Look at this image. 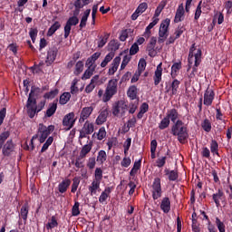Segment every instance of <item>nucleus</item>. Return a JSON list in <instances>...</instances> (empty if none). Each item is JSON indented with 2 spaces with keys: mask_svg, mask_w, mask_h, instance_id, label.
<instances>
[{
  "mask_svg": "<svg viewBox=\"0 0 232 232\" xmlns=\"http://www.w3.org/2000/svg\"><path fill=\"white\" fill-rule=\"evenodd\" d=\"M9 137V130L0 133V150H2V155H4V157H11L15 151V143H14L13 140H8Z\"/></svg>",
  "mask_w": 232,
  "mask_h": 232,
  "instance_id": "1",
  "label": "nucleus"
},
{
  "mask_svg": "<svg viewBox=\"0 0 232 232\" xmlns=\"http://www.w3.org/2000/svg\"><path fill=\"white\" fill-rule=\"evenodd\" d=\"M171 134L178 138L180 144H186V140L189 139V133L188 132V127L184 125V121L178 120L170 129Z\"/></svg>",
  "mask_w": 232,
  "mask_h": 232,
  "instance_id": "2",
  "label": "nucleus"
},
{
  "mask_svg": "<svg viewBox=\"0 0 232 232\" xmlns=\"http://www.w3.org/2000/svg\"><path fill=\"white\" fill-rule=\"evenodd\" d=\"M117 92H119L117 79L110 80L107 83V87L102 97V102H110L113 96L117 95Z\"/></svg>",
  "mask_w": 232,
  "mask_h": 232,
  "instance_id": "3",
  "label": "nucleus"
},
{
  "mask_svg": "<svg viewBox=\"0 0 232 232\" xmlns=\"http://www.w3.org/2000/svg\"><path fill=\"white\" fill-rule=\"evenodd\" d=\"M120 47L121 44H119V42H117L116 40H112L109 43V48L111 52L106 54L103 61L101 63V68H106V66H108V63H111L113 57H115V52H117Z\"/></svg>",
  "mask_w": 232,
  "mask_h": 232,
  "instance_id": "4",
  "label": "nucleus"
},
{
  "mask_svg": "<svg viewBox=\"0 0 232 232\" xmlns=\"http://www.w3.org/2000/svg\"><path fill=\"white\" fill-rule=\"evenodd\" d=\"M54 130L55 126L53 125H49L46 127V125L40 123L38 128V133H40L38 140L40 144H44V142H46V139H48V136L51 135Z\"/></svg>",
  "mask_w": 232,
  "mask_h": 232,
  "instance_id": "5",
  "label": "nucleus"
},
{
  "mask_svg": "<svg viewBox=\"0 0 232 232\" xmlns=\"http://www.w3.org/2000/svg\"><path fill=\"white\" fill-rule=\"evenodd\" d=\"M151 195L153 200H159L162 197V184L160 178H155L151 185Z\"/></svg>",
  "mask_w": 232,
  "mask_h": 232,
  "instance_id": "6",
  "label": "nucleus"
},
{
  "mask_svg": "<svg viewBox=\"0 0 232 232\" xmlns=\"http://www.w3.org/2000/svg\"><path fill=\"white\" fill-rule=\"evenodd\" d=\"M79 24V17L77 15H72L69 17L66 21L65 25L63 27V37L64 39H68L70 37V34H72V27L77 26Z\"/></svg>",
  "mask_w": 232,
  "mask_h": 232,
  "instance_id": "7",
  "label": "nucleus"
},
{
  "mask_svg": "<svg viewBox=\"0 0 232 232\" xmlns=\"http://www.w3.org/2000/svg\"><path fill=\"white\" fill-rule=\"evenodd\" d=\"M44 106H46V101L40 102L38 106L37 104L34 105V103H30V106H28V102H26L27 114L29 115L30 119H34L36 113H39V111L44 109Z\"/></svg>",
  "mask_w": 232,
  "mask_h": 232,
  "instance_id": "8",
  "label": "nucleus"
},
{
  "mask_svg": "<svg viewBox=\"0 0 232 232\" xmlns=\"http://www.w3.org/2000/svg\"><path fill=\"white\" fill-rule=\"evenodd\" d=\"M95 130V127L93 123L87 121L84 124L82 130H80V136L79 139H86L88 135H92Z\"/></svg>",
  "mask_w": 232,
  "mask_h": 232,
  "instance_id": "9",
  "label": "nucleus"
},
{
  "mask_svg": "<svg viewBox=\"0 0 232 232\" xmlns=\"http://www.w3.org/2000/svg\"><path fill=\"white\" fill-rule=\"evenodd\" d=\"M170 23L171 20L169 18H167L161 22L159 30V37H164L165 39H168V35H169Z\"/></svg>",
  "mask_w": 232,
  "mask_h": 232,
  "instance_id": "10",
  "label": "nucleus"
},
{
  "mask_svg": "<svg viewBox=\"0 0 232 232\" xmlns=\"http://www.w3.org/2000/svg\"><path fill=\"white\" fill-rule=\"evenodd\" d=\"M57 53H59V49H57V47L53 46L49 48L45 60L47 66H52V64L55 63V59H57Z\"/></svg>",
  "mask_w": 232,
  "mask_h": 232,
  "instance_id": "11",
  "label": "nucleus"
},
{
  "mask_svg": "<svg viewBox=\"0 0 232 232\" xmlns=\"http://www.w3.org/2000/svg\"><path fill=\"white\" fill-rule=\"evenodd\" d=\"M75 121H77V119H75V113L69 112L63 117V125L65 126L67 130H72L75 125Z\"/></svg>",
  "mask_w": 232,
  "mask_h": 232,
  "instance_id": "12",
  "label": "nucleus"
},
{
  "mask_svg": "<svg viewBox=\"0 0 232 232\" xmlns=\"http://www.w3.org/2000/svg\"><path fill=\"white\" fill-rule=\"evenodd\" d=\"M213 101H215V91L208 87L204 93L203 103L205 106H211Z\"/></svg>",
  "mask_w": 232,
  "mask_h": 232,
  "instance_id": "13",
  "label": "nucleus"
},
{
  "mask_svg": "<svg viewBox=\"0 0 232 232\" xmlns=\"http://www.w3.org/2000/svg\"><path fill=\"white\" fill-rule=\"evenodd\" d=\"M99 57H101V53H99V52L94 53L91 57H89L85 63L86 68L97 70V63H95L97 62Z\"/></svg>",
  "mask_w": 232,
  "mask_h": 232,
  "instance_id": "14",
  "label": "nucleus"
},
{
  "mask_svg": "<svg viewBox=\"0 0 232 232\" xmlns=\"http://www.w3.org/2000/svg\"><path fill=\"white\" fill-rule=\"evenodd\" d=\"M36 95L41 93V88L39 87H35V86H32L31 87V92L29 93L28 99H27V106H30V104H37V99L34 98Z\"/></svg>",
  "mask_w": 232,
  "mask_h": 232,
  "instance_id": "15",
  "label": "nucleus"
},
{
  "mask_svg": "<svg viewBox=\"0 0 232 232\" xmlns=\"http://www.w3.org/2000/svg\"><path fill=\"white\" fill-rule=\"evenodd\" d=\"M155 46H157V37L152 36L150 38V43L147 45V52H148L149 57L157 56V51L155 50Z\"/></svg>",
  "mask_w": 232,
  "mask_h": 232,
  "instance_id": "16",
  "label": "nucleus"
},
{
  "mask_svg": "<svg viewBox=\"0 0 232 232\" xmlns=\"http://www.w3.org/2000/svg\"><path fill=\"white\" fill-rule=\"evenodd\" d=\"M212 199L216 207L220 208V200L221 202H226V195L222 189L218 188V191L212 195Z\"/></svg>",
  "mask_w": 232,
  "mask_h": 232,
  "instance_id": "17",
  "label": "nucleus"
},
{
  "mask_svg": "<svg viewBox=\"0 0 232 232\" xmlns=\"http://www.w3.org/2000/svg\"><path fill=\"white\" fill-rule=\"evenodd\" d=\"M160 208L165 215H168V213L171 211V199L168 197L162 198L160 203Z\"/></svg>",
  "mask_w": 232,
  "mask_h": 232,
  "instance_id": "18",
  "label": "nucleus"
},
{
  "mask_svg": "<svg viewBox=\"0 0 232 232\" xmlns=\"http://www.w3.org/2000/svg\"><path fill=\"white\" fill-rule=\"evenodd\" d=\"M185 14L186 11H184V4H180L176 10L174 23H182V21H184Z\"/></svg>",
  "mask_w": 232,
  "mask_h": 232,
  "instance_id": "19",
  "label": "nucleus"
},
{
  "mask_svg": "<svg viewBox=\"0 0 232 232\" xmlns=\"http://www.w3.org/2000/svg\"><path fill=\"white\" fill-rule=\"evenodd\" d=\"M92 113H93V108L92 106L82 108L79 119L80 124H82V122H84V121H86V119H88Z\"/></svg>",
  "mask_w": 232,
  "mask_h": 232,
  "instance_id": "20",
  "label": "nucleus"
},
{
  "mask_svg": "<svg viewBox=\"0 0 232 232\" xmlns=\"http://www.w3.org/2000/svg\"><path fill=\"white\" fill-rule=\"evenodd\" d=\"M153 81L156 86H159V84H160V82L162 81V63H160L157 65V68L153 76Z\"/></svg>",
  "mask_w": 232,
  "mask_h": 232,
  "instance_id": "21",
  "label": "nucleus"
},
{
  "mask_svg": "<svg viewBox=\"0 0 232 232\" xmlns=\"http://www.w3.org/2000/svg\"><path fill=\"white\" fill-rule=\"evenodd\" d=\"M153 81L156 86H159V84H160V82L162 81V63H160L157 65V68L153 76Z\"/></svg>",
  "mask_w": 232,
  "mask_h": 232,
  "instance_id": "22",
  "label": "nucleus"
},
{
  "mask_svg": "<svg viewBox=\"0 0 232 232\" xmlns=\"http://www.w3.org/2000/svg\"><path fill=\"white\" fill-rule=\"evenodd\" d=\"M109 115H110V111H108V109L102 110L96 119V124L98 126L104 124V122H106V121H108Z\"/></svg>",
  "mask_w": 232,
  "mask_h": 232,
  "instance_id": "23",
  "label": "nucleus"
},
{
  "mask_svg": "<svg viewBox=\"0 0 232 232\" xmlns=\"http://www.w3.org/2000/svg\"><path fill=\"white\" fill-rule=\"evenodd\" d=\"M111 191H113V187H106L104 190L102 192V194L99 197V202L100 204H104L108 198H110V195L111 194Z\"/></svg>",
  "mask_w": 232,
  "mask_h": 232,
  "instance_id": "24",
  "label": "nucleus"
},
{
  "mask_svg": "<svg viewBox=\"0 0 232 232\" xmlns=\"http://www.w3.org/2000/svg\"><path fill=\"white\" fill-rule=\"evenodd\" d=\"M120 64H121V56H116L111 64V68L108 71V75H115V72L119 70Z\"/></svg>",
  "mask_w": 232,
  "mask_h": 232,
  "instance_id": "25",
  "label": "nucleus"
},
{
  "mask_svg": "<svg viewBox=\"0 0 232 232\" xmlns=\"http://www.w3.org/2000/svg\"><path fill=\"white\" fill-rule=\"evenodd\" d=\"M166 117L171 121L173 122V124H175V122H177V121H179V111H177V109H170L167 111V115Z\"/></svg>",
  "mask_w": 232,
  "mask_h": 232,
  "instance_id": "26",
  "label": "nucleus"
},
{
  "mask_svg": "<svg viewBox=\"0 0 232 232\" xmlns=\"http://www.w3.org/2000/svg\"><path fill=\"white\" fill-rule=\"evenodd\" d=\"M57 102H59V101L54 100L52 103L49 104V107L45 112V117H53V115H55V111H57Z\"/></svg>",
  "mask_w": 232,
  "mask_h": 232,
  "instance_id": "27",
  "label": "nucleus"
},
{
  "mask_svg": "<svg viewBox=\"0 0 232 232\" xmlns=\"http://www.w3.org/2000/svg\"><path fill=\"white\" fill-rule=\"evenodd\" d=\"M29 211H30V207L28 206V203H24L20 209V216H21V218H23L24 224H26V221L28 220Z\"/></svg>",
  "mask_w": 232,
  "mask_h": 232,
  "instance_id": "28",
  "label": "nucleus"
},
{
  "mask_svg": "<svg viewBox=\"0 0 232 232\" xmlns=\"http://www.w3.org/2000/svg\"><path fill=\"white\" fill-rule=\"evenodd\" d=\"M121 110H124V102L118 101L112 106V115H114V117H117V115L121 113Z\"/></svg>",
  "mask_w": 232,
  "mask_h": 232,
  "instance_id": "29",
  "label": "nucleus"
},
{
  "mask_svg": "<svg viewBox=\"0 0 232 232\" xmlns=\"http://www.w3.org/2000/svg\"><path fill=\"white\" fill-rule=\"evenodd\" d=\"M90 14H92V9H86L84 11L79 25L80 30H82V28H86V23H88V18L90 17Z\"/></svg>",
  "mask_w": 232,
  "mask_h": 232,
  "instance_id": "30",
  "label": "nucleus"
},
{
  "mask_svg": "<svg viewBox=\"0 0 232 232\" xmlns=\"http://www.w3.org/2000/svg\"><path fill=\"white\" fill-rule=\"evenodd\" d=\"M92 148H93V143L92 141L84 145L80 151V159H86V155L92 151Z\"/></svg>",
  "mask_w": 232,
  "mask_h": 232,
  "instance_id": "31",
  "label": "nucleus"
},
{
  "mask_svg": "<svg viewBox=\"0 0 232 232\" xmlns=\"http://www.w3.org/2000/svg\"><path fill=\"white\" fill-rule=\"evenodd\" d=\"M101 189V181L93 179L91 186L89 187V191L92 196L97 195V190Z\"/></svg>",
  "mask_w": 232,
  "mask_h": 232,
  "instance_id": "32",
  "label": "nucleus"
},
{
  "mask_svg": "<svg viewBox=\"0 0 232 232\" xmlns=\"http://www.w3.org/2000/svg\"><path fill=\"white\" fill-rule=\"evenodd\" d=\"M165 175L169 177V180L171 182H175V180H179V170H169L168 169H165L164 170Z\"/></svg>",
  "mask_w": 232,
  "mask_h": 232,
  "instance_id": "33",
  "label": "nucleus"
},
{
  "mask_svg": "<svg viewBox=\"0 0 232 232\" xmlns=\"http://www.w3.org/2000/svg\"><path fill=\"white\" fill-rule=\"evenodd\" d=\"M72 184V180L70 179H64L58 185V191L60 193H66L68 191V188H70V185Z\"/></svg>",
  "mask_w": 232,
  "mask_h": 232,
  "instance_id": "34",
  "label": "nucleus"
},
{
  "mask_svg": "<svg viewBox=\"0 0 232 232\" xmlns=\"http://www.w3.org/2000/svg\"><path fill=\"white\" fill-rule=\"evenodd\" d=\"M137 94H138L137 86L135 85L130 86L127 91V96L129 97V99H130V101H135V99H138Z\"/></svg>",
  "mask_w": 232,
  "mask_h": 232,
  "instance_id": "35",
  "label": "nucleus"
},
{
  "mask_svg": "<svg viewBox=\"0 0 232 232\" xmlns=\"http://www.w3.org/2000/svg\"><path fill=\"white\" fill-rule=\"evenodd\" d=\"M166 5H168V2L166 0H162L159 4L153 16L155 19H159L158 17L160 15V14H162V11L164 10V8H166Z\"/></svg>",
  "mask_w": 232,
  "mask_h": 232,
  "instance_id": "36",
  "label": "nucleus"
},
{
  "mask_svg": "<svg viewBox=\"0 0 232 232\" xmlns=\"http://www.w3.org/2000/svg\"><path fill=\"white\" fill-rule=\"evenodd\" d=\"M90 3H93V0H76L74 2V6L79 12L81 8H84V6H88Z\"/></svg>",
  "mask_w": 232,
  "mask_h": 232,
  "instance_id": "37",
  "label": "nucleus"
},
{
  "mask_svg": "<svg viewBox=\"0 0 232 232\" xmlns=\"http://www.w3.org/2000/svg\"><path fill=\"white\" fill-rule=\"evenodd\" d=\"M179 70H182V62L174 63L171 66L170 75L172 79H175V77H177V72H179Z\"/></svg>",
  "mask_w": 232,
  "mask_h": 232,
  "instance_id": "38",
  "label": "nucleus"
},
{
  "mask_svg": "<svg viewBox=\"0 0 232 232\" xmlns=\"http://www.w3.org/2000/svg\"><path fill=\"white\" fill-rule=\"evenodd\" d=\"M59 28H61V23L59 21L54 22L47 31V37H52Z\"/></svg>",
  "mask_w": 232,
  "mask_h": 232,
  "instance_id": "39",
  "label": "nucleus"
},
{
  "mask_svg": "<svg viewBox=\"0 0 232 232\" xmlns=\"http://www.w3.org/2000/svg\"><path fill=\"white\" fill-rule=\"evenodd\" d=\"M141 165H142V160H139L138 161H135L132 169L130 171V176L135 177V174L138 173L139 169H140Z\"/></svg>",
  "mask_w": 232,
  "mask_h": 232,
  "instance_id": "40",
  "label": "nucleus"
},
{
  "mask_svg": "<svg viewBox=\"0 0 232 232\" xmlns=\"http://www.w3.org/2000/svg\"><path fill=\"white\" fill-rule=\"evenodd\" d=\"M108 159V155L106 154V151L105 150H100L98 152V156L96 158V162L98 164H104V161Z\"/></svg>",
  "mask_w": 232,
  "mask_h": 232,
  "instance_id": "41",
  "label": "nucleus"
},
{
  "mask_svg": "<svg viewBox=\"0 0 232 232\" xmlns=\"http://www.w3.org/2000/svg\"><path fill=\"white\" fill-rule=\"evenodd\" d=\"M72 99V94L70 92H63L60 96L59 102L62 104V106H64V104H68V102Z\"/></svg>",
  "mask_w": 232,
  "mask_h": 232,
  "instance_id": "42",
  "label": "nucleus"
},
{
  "mask_svg": "<svg viewBox=\"0 0 232 232\" xmlns=\"http://www.w3.org/2000/svg\"><path fill=\"white\" fill-rule=\"evenodd\" d=\"M84 70V62L82 61H78L75 64V69H74V75H81L82 73V71Z\"/></svg>",
  "mask_w": 232,
  "mask_h": 232,
  "instance_id": "43",
  "label": "nucleus"
},
{
  "mask_svg": "<svg viewBox=\"0 0 232 232\" xmlns=\"http://www.w3.org/2000/svg\"><path fill=\"white\" fill-rule=\"evenodd\" d=\"M169 124H171V121L165 116L159 123L158 128L159 130H166L169 128Z\"/></svg>",
  "mask_w": 232,
  "mask_h": 232,
  "instance_id": "44",
  "label": "nucleus"
},
{
  "mask_svg": "<svg viewBox=\"0 0 232 232\" xmlns=\"http://www.w3.org/2000/svg\"><path fill=\"white\" fill-rule=\"evenodd\" d=\"M52 144H53V137L51 136L49 137L46 141L44 143L41 150H40V153H44V151H46L50 146H52Z\"/></svg>",
  "mask_w": 232,
  "mask_h": 232,
  "instance_id": "45",
  "label": "nucleus"
},
{
  "mask_svg": "<svg viewBox=\"0 0 232 232\" xmlns=\"http://www.w3.org/2000/svg\"><path fill=\"white\" fill-rule=\"evenodd\" d=\"M179 86H180V81H179L178 79H174L170 85L172 95H177Z\"/></svg>",
  "mask_w": 232,
  "mask_h": 232,
  "instance_id": "46",
  "label": "nucleus"
},
{
  "mask_svg": "<svg viewBox=\"0 0 232 232\" xmlns=\"http://www.w3.org/2000/svg\"><path fill=\"white\" fill-rule=\"evenodd\" d=\"M93 73H95V69L87 67L82 76V81H87V79H90L93 75Z\"/></svg>",
  "mask_w": 232,
  "mask_h": 232,
  "instance_id": "47",
  "label": "nucleus"
},
{
  "mask_svg": "<svg viewBox=\"0 0 232 232\" xmlns=\"http://www.w3.org/2000/svg\"><path fill=\"white\" fill-rule=\"evenodd\" d=\"M210 151H211V153H213V155H218V157L219 156L218 142H217V140H212L210 142Z\"/></svg>",
  "mask_w": 232,
  "mask_h": 232,
  "instance_id": "48",
  "label": "nucleus"
},
{
  "mask_svg": "<svg viewBox=\"0 0 232 232\" xmlns=\"http://www.w3.org/2000/svg\"><path fill=\"white\" fill-rule=\"evenodd\" d=\"M59 226V223L57 222V219L54 216L51 218V221L48 222L45 226L47 230L53 229L54 227H57Z\"/></svg>",
  "mask_w": 232,
  "mask_h": 232,
  "instance_id": "49",
  "label": "nucleus"
},
{
  "mask_svg": "<svg viewBox=\"0 0 232 232\" xmlns=\"http://www.w3.org/2000/svg\"><path fill=\"white\" fill-rule=\"evenodd\" d=\"M193 52H195V44H193L189 49V53H188V72H189V70H191V64H193Z\"/></svg>",
  "mask_w": 232,
  "mask_h": 232,
  "instance_id": "50",
  "label": "nucleus"
},
{
  "mask_svg": "<svg viewBox=\"0 0 232 232\" xmlns=\"http://www.w3.org/2000/svg\"><path fill=\"white\" fill-rule=\"evenodd\" d=\"M200 15H202V1H200L196 8L195 14H194V20L198 21L200 19Z\"/></svg>",
  "mask_w": 232,
  "mask_h": 232,
  "instance_id": "51",
  "label": "nucleus"
},
{
  "mask_svg": "<svg viewBox=\"0 0 232 232\" xmlns=\"http://www.w3.org/2000/svg\"><path fill=\"white\" fill-rule=\"evenodd\" d=\"M58 94H59V89H54L49 92H46L44 95V99H55V97H57Z\"/></svg>",
  "mask_w": 232,
  "mask_h": 232,
  "instance_id": "52",
  "label": "nucleus"
},
{
  "mask_svg": "<svg viewBox=\"0 0 232 232\" xmlns=\"http://www.w3.org/2000/svg\"><path fill=\"white\" fill-rule=\"evenodd\" d=\"M79 206H81V203H79L78 201H75L72 208V217H79V215H81V210L79 209Z\"/></svg>",
  "mask_w": 232,
  "mask_h": 232,
  "instance_id": "53",
  "label": "nucleus"
},
{
  "mask_svg": "<svg viewBox=\"0 0 232 232\" xmlns=\"http://www.w3.org/2000/svg\"><path fill=\"white\" fill-rule=\"evenodd\" d=\"M215 224L219 232H226V224H224L218 218H216Z\"/></svg>",
  "mask_w": 232,
  "mask_h": 232,
  "instance_id": "54",
  "label": "nucleus"
},
{
  "mask_svg": "<svg viewBox=\"0 0 232 232\" xmlns=\"http://www.w3.org/2000/svg\"><path fill=\"white\" fill-rule=\"evenodd\" d=\"M201 127L204 130V131L209 133V131H211V121H209V120L208 119H205L204 121L201 123Z\"/></svg>",
  "mask_w": 232,
  "mask_h": 232,
  "instance_id": "55",
  "label": "nucleus"
},
{
  "mask_svg": "<svg viewBox=\"0 0 232 232\" xmlns=\"http://www.w3.org/2000/svg\"><path fill=\"white\" fill-rule=\"evenodd\" d=\"M37 34H39V30H37V28H30L29 37L33 43H35V40L37 39Z\"/></svg>",
  "mask_w": 232,
  "mask_h": 232,
  "instance_id": "56",
  "label": "nucleus"
},
{
  "mask_svg": "<svg viewBox=\"0 0 232 232\" xmlns=\"http://www.w3.org/2000/svg\"><path fill=\"white\" fill-rule=\"evenodd\" d=\"M168 160V157L162 156L158 158L156 160L157 168H164L166 166V160Z\"/></svg>",
  "mask_w": 232,
  "mask_h": 232,
  "instance_id": "57",
  "label": "nucleus"
},
{
  "mask_svg": "<svg viewBox=\"0 0 232 232\" xmlns=\"http://www.w3.org/2000/svg\"><path fill=\"white\" fill-rule=\"evenodd\" d=\"M146 60L144 58H141L139 61L138 63V72H140V73H142V72H144V70H146Z\"/></svg>",
  "mask_w": 232,
  "mask_h": 232,
  "instance_id": "58",
  "label": "nucleus"
},
{
  "mask_svg": "<svg viewBox=\"0 0 232 232\" xmlns=\"http://www.w3.org/2000/svg\"><path fill=\"white\" fill-rule=\"evenodd\" d=\"M184 32H186V27L179 25L178 26V28L176 29L174 34L176 39H179L180 35H182L184 34Z\"/></svg>",
  "mask_w": 232,
  "mask_h": 232,
  "instance_id": "59",
  "label": "nucleus"
},
{
  "mask_svg": "<svg viewBox=\"0 0 232 232\" xmlns=\"http://www.w3.org/2000/svg\"><path fill=\"white\" fill-rule=\"evenodd\" d=\"M121 168H130L131 166V159L130 157H124L121 161Z\"/></svg>",
  "mask_w": 232,
  "mask_h": 232,
  "instance_id": "60",
  "label": "nucleus"
},
{
  "mask_svg": "<svg viewBox=\"0 0 232 232\" xmlns=\"http://www.w3.org/2000/svg\"><path fill=\"white\" fill-rule=\"evenodd\" d=\"M123 148H124V155H128V151H130V148H131V138H128L124 144H123Z\"/></svg>",
  "mask_w": 232,
  "mask_h": 232,
  "instance_id": "61",
  "label": "nucleus"
},
{
  "mask_svg": "<svg viewBox=\"0 0 232 232\" xmlns=\"http://www.w3.org/2000/svg\"><path fill=\"white\" fill-rule=\"evenodd\" d=\"M96 164L97 161L95 160V157H91L87 161V168H89V169H94Z\"/></svg>",
  "mask_w": 232,
  "mask_h": 232,
  "instance_id": "62",
  "label": "nucleus"
},
{
  "mask_svg": "<svg viewBox=\"0 0 232 232\" xmlns=\"http://www.w3.org/2000/svg\"><path fill=\"white\" fill-rule=\"evenodd\" d=\"M94 180H98L101 182L102 180V169L101 168H96L95 172H94Z\"/></svg>",
  "mask_w": 232,
  "mask_h": 232,
  "instance_id": "63",
  "label": "nucleus"
},
{
  "mask_svg": "<svg viewBox=\"0 0 232 232\" xmlns=\"http://www.w3.org/2000/svg\"><path fill=\"white\" fill-rule=\"evenodd\" d=\"M105 137H106V128L102 127L98 131L97 139L98 140H102Z\"/></svg>",
  "mask_w": 232,
  "mask_h": 232,
  "instance_id": "64",
  "label": "nucleus"
}]
</instances>
